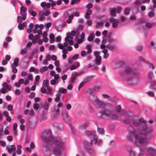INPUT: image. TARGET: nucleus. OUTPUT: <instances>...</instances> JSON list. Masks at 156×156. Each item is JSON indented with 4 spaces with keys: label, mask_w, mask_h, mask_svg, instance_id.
<instances>
[{
    "label": "nucleus",
    "mask_w": 156,
    "mask_h": 156,
    "mask_svg": "<svg viewBox=\"0 0 156 156\" xmlns=\"http://www.w3.org/2000/svg\"><path fill=\"white\" fill-rule=\"evenodd\" d=\"M123 122L126 123H130L134 128H129L127 139L130 141H133L136 145L147 144L149 142L148 139L145 136L151 133L153 129L147 125L145 121L143 119H125Z\"/></svg>",
    "instance_id": "f257e3e1"
},
{
    "label": "nucleus",
    "mask_w": 156,
    "mask_h": 156,
    "mask_svg": "<svg viewBox=\"0 0 156 156\" xmlns=\"http://www.w3.org/2000/svg\"><path fill=\"white\" fill-rule=\"evenodd\" d=\"M42 140L47 143H50L55 144L56 147L53 150V154L56 156H59L63 148V143L59 139L53 137L51 131L48 130L43 132L41 135Z\"/></svg>",
    "instance_id": "f03ea898"
},
{
    "label": "nucleus",
    "mask_w": 156,
    "mask_h": 156,
    "mask_svg": "<svg viewBox=\"0 0 156 156\" xmlns=\"http://www.w3.org/2000/svg\"><path fill=\"white\" fill-rule=\"evenodd\" d=\"M94 102L97 105L98 108L100 109L99 112L101 117H108L112 119H118L119 117L117 115L113 114L112 112V108L109 105L98 98L94 100Z\"/></svg>",
    "instance_id": "7ed1b4c3"
},
{
    "label": "nucleus",
    "mask_w": 156,
    "mask_h": 156,
    "mask_svg": "<svg viewBox=\"0 0 156 156\" xmlns=\"http://www.w3.org/2000/svg\"><path fill=\"white\" fill-rule=\"evenodd\" d=\"M123 76H126V79L130 80L132 78L137 79L140 77L139 72L136 71H133L132 68L128 67L125 69L122 73Z\"/></svg>",
    "instance_id": "20e7f679"
},
{
    "label": "nucleus",
    "mask_w": 156,
    "mask_h": 156,
    "mask_svg": "<svg viewBox=\"0 0 156 156\" xmlns=\"http://www.w3.org/2000/svg\"><path fill=\"white\" fill-rule=\"evenodd\" d=\"M86 134L90 138V142L89 144H85L86 148L89 152H90V147L92 145V142H94L95 144H101L102 143V141L101 140H98L97 137L94 132H91L89 131H86Z\"/></svg>",
    "instance_id": "39448f33"
},
{
    "label": "nucleus",
    "mask_w": 156,
    "mask_h": 156,
    "mask_svg": "<svg viewBox=\"0 0 156 156\" xmlns=\"http://www.w3.org/2000/svg\"><path fill=\"white\" fill-rule=\"evenodd\" d=\"M156 149L152 147L146 148L145 147H141L138 156H155Z\"/></svg>",
    "instance_id": "423d86ee"
},
{
    "label": "nucleus",
    "mask_w": 156,
    "mask_h": 156,
    "mask_svg": "<svg viewBox=\"0 0 156 156\" xmlns=\"http://www.w3.org/2000/svg\"><path fill=\"white\" fill-rule=\"evenodd\" d=\"M6 148L9 153V154L12 153V156H16V154L15 152L16 150V147L15 145H7Z\"/></svg>",
    "instance_id": "0eeeda50"
},
{
    "label": "nucleus",
    "mask_w": 156,
    "mask_h": 156,
    "mask_svg": "<svg viewBox=\"0 0 156 156\" xmlns=\"http://www.w3.org/2000/svg\"><path fill=\"white\" fill-rule=\"evenodd\" d=\"M121 105H119L116 108V112L121 115L126 116L127 117H129V116L130 114L128 112L121 110Z\"/></svg>",
    "instance_id": "6e6552de"
},
{
    "label": "nucleus",
    "mask_w": 156,
    "mask_h": 156,
    "mask_svg": "<svg viewBox=\"0 0 156 156\" xmlns=\"http://www.w3.org/2000/svg\"><path fill=\"white\" fill-rule=\"evenodd\" d=\"M71 11L67 12L63 16V17L65 18H66L67 16H69V19L66 20V22L68 23H70L72 22V20L73 19L74 17L73 13H70Z\"/></svg>",
    "instance_id": "1a4fd4ad"
},
{
    "label": "nucleus",
    "mask_w": 156,
    "mask_h": 156,
    "mask_svg": "<svg viewBox=\"0 0 156 156\" xmlns=\"http://www.w3.org/2000/svg\"><path fill=\"white\" fill-rule=\"evenodd\" d=\"M121 8L120 7H118L116 9L113 8L112 9L110 12L111 15L112 16H115L116 13H119L121 11Z\"/></svg>",
    "instance_id": "9d476101"
},
{
    "label": "nucleus",
    "mask_w": 156,
    "mask_h": 156,
    "mask_svg": "<svg viewBox=\"0 0 156 156\" xmlns=\"http://www.w3.org/2000/svg\"><path fill=\"white\" fill-rule=\"evenodd\" d=\"M62 106L63 104L62 103H59L57 104V107L54 106L53 107L52 110L56 115L59 114L60 112L59 108H62Z\"/></svg>",
    "instance_id": "9b49d317"
},
{
    "label": "nucleus",
    "mask_w": 156,
    "mask_h": 156,
    "mask_svg": "<svg viewBox=\"0 0 156 156\" xmlns=\"http://www.w3.org/2000/svg\"><path fill=\"white\" fill-rule=\"evenodd\" d=\"M62 116L63 120L67 122L69 120L70 118L68 115L66 111H63L62 112Z\"/></svg>",
    "instance_id": "f8f14e48"
},
{
    "label": "nucleus",
    "mask_w": 156,
    "mask_h": 156,
    "mask_svg": "<svg viewBox=\"0 0 156 156\" xmlns=\"http://www.w3.org/2000/svg\"><path fill=\"white\" fill-rule=\"evenodd\" d=\"M109 21L112 23L113 27L115 28L117 27L119 23V20H118L112 18L110 19Z\"/></svg>",
    "instance_id": "ddd939ff"
},
{
    "label": "nucleus",
    "mask_w": 156,
    "mask_h": 156,
    "mask_svg": "<svg viewBox=\"0 0 156 156\" xmlns=\"http://www.w3.org/2000/svg\"><path fill=\"white\" fill-rule=\"evenodd\" d=\"M33 79V76L32 74H28L27 78L25 79V84L27 85L29 83L30 81H32Z\"/></svg>",
    "instance_id": "4468645a"
},
{
    "label": "nucleus",
    "mask_w": 156,
    "mask_h": 156,
    "mask_svg": "<svg viewBox=\"0 0 156 156\" xmlns=\"http://www.w3.org/2000/svg\"><path fill=\"white\" fill-rule=\"evenodd\" d=\"M106 48L111 51L115 50L117 49V47L115 45L111 44L106 45Z\"/></svg>",
    "instance_id": "2eb2a0df"
},
{
    "label": "nucleus",
    "mask_w": 156,
    "mask_h": 156,
    "mask_svg": "<svg viewBox=\"0 0 156 156\" xmlns=\"http://www.w3.org/2000/svg\"><path fill=\"white\" fill-rule=\"evenodd\" d=\"M19 60L18 58H15L13 61V64L12 65V67L14 68L15 67L18 66L19 65Z\"/></svg>",
    "instance_id": "dca6fc26"
},
{
    "label": "nucleus",
    "mask_w": 156,
    "mask_h": 156,
    "mask_svg": "<svg viewBox=\"0 0 156 156\" xmlns=\"http://www.w3.org/2000/svg\"><path fill=\"white\" fill-rule=\"evenodd\" d=\"M80 63L79 62H75L71 66L70 69L71 70H74L76 69L79 67Z\"/></svg>",
    "instance_id": "f3484780"
},
{
    "label": "nucleus",
    "mask_w": 156,
    "mask_h": 156,
    "mask_svg": "<svg viewBox=\"0 0 156 156\" xmlns=\"http://www.w3.org/2000/svg\"><path fill=\"white\" fill-rule=\"evenodd\" d=\"M3 88H6L8 90H11L12 87L11 86L8 85L6 82L3 83L2 84Z\"/></svg>",
    "instance_id": "a211bd4d"
},
{
    "label": "nucleus",
    "mask_w": 156,
    "mask_h": 156,
    "mask_svg": "<svg viewBox=\"0 0 156 156\" xmlns=\"http://www.w3.org/2000/svg\"><path fill=\"white\" fill-rule=\"evenodd\" d=\"M50 104L49 103L46 101L43 106V108L44 109L45 112H48L49 107Z\"/></svg>",
    "instance_id": "6ab92c4d"
},
{
    "label": "nucleus",
    "mask_w": 156,
    "mask_h": 156,
    "mask_svg": "<svg viewBox=\"0 0 156 156\" xmlns=\"http://www.w3.org/2000/svg\"><path fill=\"white\" fill-rule=\"evenodd\" d=\"M102 51L104 54L103 55V58H106L108 57L109 54L108 53V51L107 49H105L102 50Z\"/></svg>",
    "instance_id": "aec40b11"
},
{
    "label": "nucleus",
    "mask_w": 156,
    "mask_h": 156,
    "mask_svg": "<svg viewBox=\"0 0 156 156\" xmlns=\"http://www.w3.org/2000/svg\"><path fill=\"white\" fill-rule=\"evenodd\" d=\"M88 125V122H86L82 124L79 126V128L80 129H85Z\"/></svg>",
    "instance_id": "412c9836"
},
{
    "label": "nucleus",
    "mask_w": 156,
    "mask_h": 156,
    "mask_svg": "<svg viewBox=\"0 0 156 156\" xmlns=\"http://www.w3.org/2000/svg\"><path fill=\"white\" fill-rule=\"evenodd\" d=\"M53 89L50 87H48L46 90V94H48L52 95L53 94Z\"/></svg>",
    "instance_id": "4be33fe9"
},
{
    "label": "nucleus",
    "mask_w": 156,
    "mask_h": 156,
    "mask_svg": "<svg viewBox=\"0 0 156 156\" xmlns=\"http://www.w3.org/2000/svg\"><path fill=\"white\" fill-rule=\"evenodd\" d=\"M93 76H92L86 78L84 79L83 82L85 83L91 81L93 78Z\"/></svg>",
    "instance_id": "5701e85b"
},
{
    "label": "nucleus",
    "mask_w": 156,
    "mask_h": 156,
    "mask_svg": "<svg viewBox=\"0 0 156 156\" xmlns=\"http://www.w3.org/2000/svg\"><path fill=\"white\" fill-rule=\"evenodd\" d=\"M87 11L86 14L84 15V17L86 19H88L90 17V16L92 14V12L90 10Z\"/></svg>",
    "instance_id": "b1692460"
},
{
    "label": "nucleus",
    "mask_w": 156,
    "mask_h": 156,
    "mask_svg": "<svg viewBox=\"0 0 156 156\" xmlns=\"http://www.w3.org/2000/svg\"><path fill=\"white\" fill-rule=\"evenodd\" d=\"M101 58L100 56H97L95 58V61L97 64L98 65H100L101 64Z\"/></svg>",
    "instance_id": "393cba45"
},
{
    "label": "nucleus",
    "mask_w": 156,
    "mask_h": 156,
    "mask_svg": "<svg viewBox=\"0 0 156 156\" xmlns=\"http://www.w3.org/2000/svg\"><path fill=\"white\" fill-rule=\"evenodd\" d=\"M103 25V23L102 21H99L97 22L95 25V27L99 28L102 27Z\"/></svg>",
    "instance_id": "a878e982"
},
{
    "label": "nucleus",
    "mask_w": 156,
    "mask_h": 156,
    "mask_svg": "<svg viewBox=\"0 0 156 156\" xmlns=\"http://www.w3.org/2000/svg\"><path fill=\"white\" fill-rule=\"evenodd\" d=\"M10 3L16 8V5L19 3V1L17 0H12Z\"/></svg>",
    "instance_id": "bb28decb"
},
{
    "label": "nucleus",
    "mask_w": 156,
    "mask_h": 156,
    "mask_svg": "<svg viewBox=\"0 0 156 156\" xmlns=\"http://www.w3.org/2000/svg\"><path fill=\"white\" fill-rule=\"evenodd\" d=\"M129 153L130 156H136V152L132 150L129 151Z\"/></svg>",
    "instance_id": "cd10ccee"
},
{
    "label": "nucleus",
    "mask_w": 156,
    "mask_h": 156,
    "mask_svg": "<svg viewBox=\"0 0 156 156\" xmlns=\"http://www.w3.org/2000/svg\"><path fill=\"white\" fill-rule=\"evenodd\" d=\"M49 84V81L47 80H44L43 83V86L45 87H47Z\"/></svg>",
    "instance_id": "c85d7f7f"
},
{
    "label": "nucleus",
    "mask_w": 156,
    "mask_h": 156,
    "mask_svg": "<svg viewBox=\"0 0 156 156\" xmlns=\"http://www.w3.org/2000/svg\"><path fill=\"white\" fill-rule=\"evenodd\" d=\"M58 92L62 94H65L67 92V90L66 89H63L62 88H60L58 90Z\"/></svg>",
    "instance_id": "c756f323"
},
{
    "label": "nucleus",
    "mask_w": 156,
    "mask_h": 156,
    "mask_svg": "<svg viewBox=\"0 0 156 156\" xmlns=\"http://www.w3.org/2000/svg\"><path fill=\"white\" fill-rule=\"evenodd\" d=\"M98 133L100 134H103L104 133V130L103 128H98Z\"/></svg>",
    "instance_id": "7c9ffc66"
},
{
    "label": "nucleus",
    "mask_w": 156,
    "mask_h": 156,
    "mask_svg": "<svg viewBox=\"0 0 156 156\" xmlns=\"http://www.w3.org/2000/svg\"><path fill=\"white\" fill-rule=\"evenodd\" d=\"M40 34H38L36 35H35V36H34V39L33 41V43H35L36 40H39V39L40 38Z\"/></svg>",
    "instance_id": "2f4dec72"
},
{
    "label": "nucleus",
    "mask_w": 156,
    "mask_h": 156,
    "mask_svg": "<svg viewBox=\"0 0 156 156\" xmlns=\"http://www.w3.org/2000/svg\"><path fill=\"white\" fill-rule=\"evenodd\" d=\"M82 73V72L78 73L76 72H74L72 74V76L73 77L76 78V77L78 76Z\"/></svg>",
    "instance_id": "473e14b6"
},
{
    "label": "nucleus",
    "mask_w": 156,
    "mask_h": 156,
    "mask_svg": "<svg viewBox=\"0 0 156 156\" xmlns=\"http://www.w3.org/2000/svg\"><path fill=\"white\" fill-rule=\"evenodd\" d=\"M94 36V34L92 33L90 34L87 38V40L89 41H92L93 39V38Z\"/></svg>",
    "instance_id": "72a5a7b5"
},
{
    "label": "nucleus",
    "mask_w": 156,
    "mask_h": 156,
    "mask_svg": "<svg viewBox=\"0 0 156 156\" xmlns=\"http://www.w3.org/2000/svg\"><path fill=\"white\" fill-rule=\"evenodd\" d=\"M33 32L34 34L36 33H37L39 34H42V32L41 30H37L35 29L34 30Z\"/></svg>",
    "instance_id": "f704fd0d"
},
{
    "label": "nucleus",
    "mask_w": 156,
    "mask_h": 156,
    "mask_svg": "<svg viewBox=\"0 0 156 156\" xmlns=\"http://www.w3.org/2000/svg\"><path fill=\"white\" fill-rule=\"evenodd\" d=\"M23 17L21 16H18L17 17V22L19 23H21L22 22L23 20H25L26 19H23Z\"/></svg>",
    "instance_id": "c9c22d12"
},
{
    "label": "nucleus",
    "mask_w": 156,
    "mask_h": 156,
    "mask_svg": "<svg viewBox=\"0 0 156 156\" xmlns=\"http://www.w3.org/2000/svg\"><path fill=\"white\" fill-rule=\"evenodd\" d=\"M48 69V67L47 66H44L43 67H41L39 71L40 72H45L47 71Z\"/></svg>",
    "instance_id": "e433bc0d"
},
{
    "label": "nucleus",
    "mask_w": 156,
    "mask_h": 156,
    "mask_svg": "<svg viewBox=\"0 0 156 156\" xmlns=\"http://www.w3.org/2000/svg\"><path fill=\"white\" fill-rule=\"evenodd\" d=\"M20 14L21 15V16L23 17V19H26V16H27V12H20Z\"/></svg>",
    "instance_id": "4c0bfd02"
},
{
    "label": "nucleus",
    "mask_w": 156,
    "mask_h": 156,
    "mask_svg": "<svg viewBox=\"0 0 156 156\" xmlns=\"http://www.w3.org/2000/svg\"><path fill=\"white\" fill-rule=\"evenodd\" d=\"M74 37V36L70 35V34H68L67 36L66 37L65 40L66 41H68L69 39H72Z\"/></svg>",
    "instance_id": "58836bf2"
},
{
    "label": "nucleus",
    "mask_w": 156,
    "mask_h": 156,
    "mask_svg": "<svg viewBox=\"0 0 156 156\" xmlns=\"http://www.w3.org/2000/svg\"><path fill=\"white\" fill-rule=\"evenodd\" d=\"M86 24L87 26H90L92 24V22L91 20L88 19L86 22Z\"/></svg>",
    "instance_id": "ea45409f"
},
{
    "label": "nucleus",
    "mask_w": 156,
    "mask_h": 156,
    "mask_svg": "<svg viewBox=\"0 0 156 156\" xmlns=\"http://www.w3.org/2000/svg\"><path fill=\"white\" fill-rule=\"evenodd\" d=\"M44 15L43 13V12H41L39 13V19L40 20H42L44 19Z\"/></svg>",
    "instance_id": "a19ab883"
},
{
    "label": "nucleus",
    "mask_w": 156,
    "mask_h": 156,
    "mask_svg": "<svg viewBox=\"0 0 156 156\" xmlns=\"http://www.w3.org/2000/svg\"><path fill=\"white\" fill-rule=\"evenodd\" d=\"M10 128L9 126H7L4 131V134L5 135H8L9 134V129Z\"/></svg>",
    "instance_id": "79ce46f5"
},
{
    "label": "nucleus",
    "mask_w": 156,
    "mask_h": 156,
    "mask_svg": "<svg viewBox=\"0 0 156 156\" xmlns=\"http://www.w3.org/2000/svg\"><path fill=\"white\" fill-rule=\"evenodd\" d=\"M27 51V50L26 48H23L21 51L20 54L23 55L26 54Z\"/></svg>",
    "instance_id": "37998d69"
},
{
    "label": "nucleus",
    "mask_w": 156,
    "mask_h": 156,
    "mask_svg": "<svg viewBox=\"0 0 156 156\" xmlns=\"http://www.w3.org/2000/svg\"><path fill=\"white\" fill-rule=\"evenodd\" d=\"M7 89L5 88H3L0 90V92L2 94H5L8 92Z\"/></svg>",
    "instance_id": "c03bdc74"
},
{
    "label": "nucleus",
    "mask_w": 156,
    "mask_h": 156,
    "mask_svg": "<svg viewBox=\"0 0 156 156\" xmlns=\"http://www.w3.org/2000/svg\"><path fill=\"white\" fill-rule=\"evenodd\" d=\"M151 86L153 89L156 91V83L154 81H152L151 83Z\"/></svg>",
    "instance_id": "a18cd8bd"
},
{
    "label": "nucleus",
    "mask_w": 156,
    "mask_h": 156,
    "mask_svg": "<svg viewBox=\"0 0 156 156\" xmlns=\"http://www.w3.org/2000/svg\"><path fill=\"white\" fill-rule=\"evenodd\" d=\"M153 24L152 23L147 22L145 24V26L146 27L149 28L151 27Z\"/></svg>",
    "instance_id": "49530a36"
},
{
    "label": "nucleus",
    "mask_w": 156,
    "mask_h": 156,
    "mask_svg": "<svg viewBox=\"0 0 156 156\" xmlns=\"http://www.w3.org/2000/svg\"><path fill=\"white\" fill-rule=\"evenodd\" d=\"M27 9L26 7L24 6H22L20 8V12H27Z\"/></svg>",
    "instance_id": "de8ad7c7"
},
{
    "label": "nucleus",
    "mask_w": 156,
    "mask_h": 156,
    "mask_svg": "<svg viewBox=\"0 0 156 156\" xmlns=\"http://www.w3.org/2000/svg\"><path fill=\"white\" fill-rule=\"evenodd\" d=\"M39 107V105L37 103H35L33 105V108L34 109L37 110Z\"/></svg>",
    "instance_id": "09e8293b"
},
{
    "label": "nucleus",
    "mask_w": 156,
    "mask_h": 156,
    "mask_svg": "<svg viewBox=\"0 0 156 156\" xmlns=\"http://www.w3.org/2000/svg\"><path fill=\"white\" fill-rule=\"evenodd\" d=\"M80 1V0H72L71 4L72 5H74L75 4H77Z\"/></svg>",
    "instance_id": "8fccbe9b"
},
{
    "label": "nucleus",
    "mask_w": 156,
    "mask_h": 156,
    "mask_svg": "<svg viewBox=\"0 0 156 156\" xmlns=\"http://www.w3.org/2000/svg\"><path fill=\"white\" fill-rule=\"evenodd\" d=\"M141 4V1L140 0H136L135 2V5L136 6H139Z\"/></svg>",
    "instance_id": "3c124183"
},
{
    "label": "nucleus",
    "mask_w": 156,
    "mask_h": 156,
    "mask_svg": "<svg viewBox=\"0 0 156 156\" xmlns=\"http://www.w3.org/2000/svg\"><path fill=\"white\" fill-rule=\"evenodd\" d=\"M93 4L91 3H90L88 4L86 6V7L87 8V10H90L89 9L90 8H92L93 7Z\"/></svg>",
    "instance_id": "603ef678"
},
{
    "label": "nucleus",
    "mask_w": 156,
    "mask_h": 156,
    "mask_svg": "<svg viewBox=\"0 0 156 156\" xmlns=\"http://www.w3.org/2000/svg\"><path fill=\"white\" fill-rule=\"evenodd\" d=\"M130 12V9L129 8H126L124 11V14L127 15L129 14Z\"/></svg>",
    "instance_id": "864d4df0"
},
{
    "label": "nucleus",
    "mask_w": 156,
    "mask_h": 156,
    "mask_svg": "<svg viewBox=\"0 0 156 156\" xmlns=\"http://www.w3.org/2000/svg\"><path fill=\"white\" fill-rule=\"evenodd\" d=\"M40 80V76L39 75H37L36 76L35 78V84H38V82Z\"/></svg>",
    "instance_id": "5fc2aeb1"
},
{
    "label": "nucleus",
    "mask_w": 156,
    "mask_h": 156,
    "mask_svg": "<svg viewBox=\"0 0 156 156\" xmlns=\"http://www.w3.org/2000/svg\"><path fill=\"white\" fill-rule=\"evenodd\" d=\"M154 13L153 12H150L148 14V16L150 18L153 17L154 16Z\"/></svg>",
    "instance_id": "6e6d98bb"
},
{
    "label": "nucleus",
    "mask_w": 156,
    "mask_h": 156,
    "mask_svg": "<svg viewBox=\"0 0 156 156\" xmlns=\"http://www.w3.org/2000/svg\"><path fill=\"white\" fill-rule=\"evenodd\" d=\"M67 89L68 90H71L73 88V86L71 83L69 82L68 85L67 86Z\"/></svg>",
    "instance_id": "4d7b16f0"
},
{
    "label": "nucleus",
    "mask_w": 156,
    "mask_h": 156,
    "mask_svg": "<svg viewBox=\"0 0 156 156\" xmlns=\"http://www.w3.org/2000/svg\"><path fill=\"white\" fill-rule=\"evenodd\" d=\"M154 43L153 42H150L149 46L148 47L149 48H154Z\"/></svg>",
    "instance_id": "13d9d810"
},
{
    "label": "nucleus",
    "mask_w": 156,
    "mask_h": 156,
    "mask_svg": "<svg viewBox=\"0 0 156 156\" xmlns=\"http://www.w3.org/2000/svg\"><path fill=\"white\" fill-rule=\"evenodd\" d=\"M76 78L72 76L69 82V83H73L74 82V81L76 80Z\"/></svg>",
    "instance_id": "bf43d9fd"
},
{
    "label": "nucleus",
    "mask_w": 156,
    "mask_h": 156,
    "mask_svg": "<svg viewBox=\"0 0 156 156\" xmlns=\"http://www.w3.org/2000/svg\"><path fill=\"white\" fill-rule=\"evenodd\" d=\"M66 107L67 110H69L71 108V105L70 104H67L66 105Z\"/></svg>",
    "instance_id": "052dcab7"
},
{
    "label": "nucleus",
    "mask_w": 156,
    "mask_h": 156,
    "mask_svg": "<svg viewBox=\"0 0 156 156\" xmlns=\"http://www.w3.org/2000/svg\"><path fill=\"white\" fill-rule=\"evenodd\" d=\"M13 106L11 105H9L7 107V109L9 111H12V110Z\"/></svg>",
    "instance_id": "680f3d73"
},
{
    "label": "nucleus",
    "mask_w": 156,
    "mask_h": 156,
    "mask_svg": "<svg viewBox=\"0 0 156 156\" xmlns=\"http://www.w3.org/2000/svg\"><path fill=\"white\" fill-rule=\"evenodd\" d=\"M45 87L42 86V87L41 89V91L43 93H45L46 92V90L45 88Z\"/></svg>",
    "instance_id": "e2e57ef3"
},
{
    "label": "nucleus",
    "mask_w": 156,
    "mask_h": 156,
    "mask_svg": "<svg viewBox=\"0 0 156 156\" xmlns=\"http://www.w3.org/2000/svg\"><path fill=\"white\" fill-rule=\"evenodd\" d=\"M84 84L85 83L83 81L80 84L79 86L78 87V90H79L80 89L83 87Z\"/></svg>",
    "instance_id": "0e129e2a"
},
{
    "label": "nucleus",
    "mask_w": 156,
    "mask_h": 156,
    "mask_svg": "<svg viewBox=\"0 0 156 156\" xmlns=\"http://www.w3.org/2000/svg\"><path fill=\"white\" fill-rule=\"evenodd\" d=\"M29 38L33 41L34 40V36L33 34H30L29 36Z\"/></svg>",
    "instance_id": "69168bd1"
},
{
    "label": "nucleus",
    "mask_w": 156,
    "mask_h": 156,
    "mask_svg": "<svg viewBox=\"0 0 156 156\" xmlns=\"http://www.w3.org/2000/svg\"><path fill=\"white\" fill-rule=\"evenodd\" d=\"M147 94L153 97L154 96V94L152 91H149L147 92Z\"/></svg>",
    "instance_id": "338daca9"
},
{
    "label": "nucleus",
    "mask_w": 156,
    "mask_h": 156,
    "mask_svg": "<svg viewBox=\"0 0 156 156\" xmlns=\"http://www.w3.org/2000/svg\"><path fill=\"white\" fill-rule=\"evenodd\" d=\"M56 82V81L54 79L51 80L50 81V84L51 85H55Z\"/></svg>",
    "instance_id": "774afa93"
}]
</instances>
